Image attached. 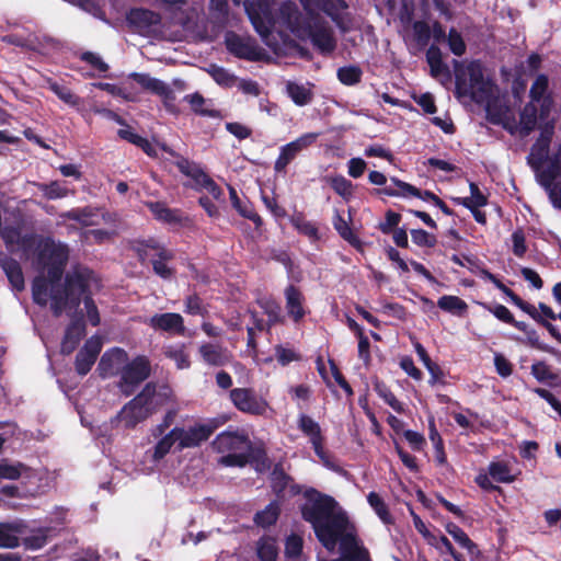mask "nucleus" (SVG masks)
Masks as SVG:
<instances>
[{
  "instance_id": "obj_1",
  "label": "nucleus",
  "mask_w": 561,
  "mask_h": 561,
  "mask_svg": "<svg viewBox=\"0 0 561 561\" xmlns=\"http://www.w3.org/2000/svg\"><path fill=\"white\" fill-rule=\"evenodd\" d=\"M304 499L305 503L299 507L301 518L312 526L324 548L333 549L348 525L345 512H335L339 507L336 500L314 488L306 489Z\"/></svg>"
},
{
  "instance_id": "obj_2",
  "label": "nucleus",
  "mask_w": 561,
  "mask_h": 561,
  "mask_svg": "<svg viewBox=\"0 0 561 561\" xmlns=\"http://www.w3.org/2000/svg\"><path fill=\"white\" fill-rule=\"evenodd\" d=\"M280 23L301 41L310 39L313 47L322 55L330 56L336 49V38L329 22L314 10L304 14L293 1L279 5Z\"/></svg>"
},
{
  "instance_id": "obj_3",
  "label": "nucleus",
  "mask_w": 561,
  "mask_h": 561,
  "mask_svg": "<svg viewBox=\"0 0 561 561\" xmlns=\"http://www.w3.org/2000/svg\"><path fill=\"white\" fill-rule=\"evenodd\" d=\"M495 83L484 77L483 66L479 60H472L467 66L456 64L455 95L458 99L469 98L477 104L486 103V113L493 124L500 123V115L493 112L490 104L494 96Z\"/></svg>"
},
{
  "instance_id": "obj_4",
  "label": "nucleus",
  "mask_w": 561,
  "mask_h": 561,
  "mask_svg": "<svg viewBox=\"0 0 561 561\" xmlns=\"http://www.w3.org/2000/svg\"><path fill=\"white\" fill-rule=\"evenodd\" d=\"M174 401L173 390L169 385L158 388L156 382L150 381L137 396L124 404L116 419L123 423L125 428L133 430L162 407Z\"/></svg>"
},
{
  "instance_id": "obj_5",
  "label": "nucleus",
  "mask_w": 561,
  "mask_h": 561,
  "mask_svg": "<svg viewBox=\"0 0 561 561\" xmlns=\"http://www.w3.org/2000/svg\"><path fill=\"white\" fill-rule=\"evenodd\" d=\"M211 447L218 454H222L218 460L219 465L243 468L249 463L252 443L243 432L225 431L215 437Z\"/></svg>"
},
{
  "instance_id": "obj_6",
  "label": "nucleus",
  "mask_w": 561,
  "mask_h": 561,
  "mask_svg": "<svg viewBox=\"0 0 561 561\" xmlns=\"http://www.w3.org/2000/svg\"><path fill=\"white\" fill-rule=\"evenodd\" d=\"M275 0H256L254 2L245 1L244 9L255 32L267 39L275 27L285 26L280 23L279 8L275 11Z\"/></svg>"
},
{
  "instance_id": "obj_7",
  "label": "nucleus",
  "mask_w": 561,
  "mask_h": 561,
  "mask_svg": "<svg viewBox=\"0 0 561 561\" xmlns=\"http://www.w3.org/2000/svg\"><path fill=\"white\" fill-rule=\"evenodd\" d=\"M69 259L68 248L62 244H56L48 239L41 247L37 253V261L47 266V277L51 289H58L62 278L65 267Z\"/></svg>"
},
{
  "instance_id": "obj_8",
  "label": "nucleus",
  "mask_w": 561,
  "mask_h": 561,
  "mask_svg": "<svg viewBox=\"0 0 561 561\" xmlns=\"http://www.w3.org/2000/svg\"><path fill=\"white\" fill-rule=\"evenodd\" d=\"M93 272L81 265L75 266L65 276L64 287L60 288L70 299V308L78 309L87 295H92L90 283Z\"/></svg>"
},
{
  "instance_id": "obj_9",
  "label": "nucleus",
  "mask_w": 561,
  "mask_h": 561,
  "mask_svg": "<svg viewBox=\"0 0 561 561\" xmlns=\"http://www.w3.org/2000/svg\"><path fill=\"white\" fill-rule=\"evenodd\" d=\"M151 375V364L147 356L137 355L126 362L121 371L118 388L125 397L131 396L136 388Z\"/></svg>"
},
{
  "instance_id": "obj_10",
  "label": "nucleus",
  "mask_w": 561,
  "mask_h": 561,
  "mask_svg": "<svg viewBox=\"0 0 561 561\" xmlns=\"http://www.w3.org/2000/svg\"><path fill=\"white\" fill-rule=\"evenodd\" d=\"M229 400L239 412L251 416H263L270 408L267 400L250 387L230 389Z\"/></svg>"
},
{
  "instance_id": "obj_11",
  "label": "nucleus",
  "mask_w": 561,
  "mask_h": 561,
  "mask_svg": "<svg viewBox=\"0 0 561 561\" xmlns=\"http://www.w3.org/2000/svg\"><path fill=\"white\" fill-rule=\"evenodd\" d=\"M218 425L219 423L216 420H210L207 423H199L194 426H190L187 430L180 427V432H178L179 443L176 445V449L182 451L186 448L201 446L202 443L209 439Z\"/></svg>"
},
{
  "instance_id": "obj_12",
  "label": "nucleus",
  "mask_w": 561,
  "mask_h": 561,
  "mask_svg": "<svg viewBox=\"0 0 561 561\" xmlns=\"http://www.w3.org/2000/svg\"><path fill=\"white\" fill-rule=\"evenodd\" d=\"M225 45L227 50L239 59L249 61L261 60V49L254 38L243 37L232 31L227 32L225 36Z\"/></svg>"
},
{
  "instance_id": "obj_13",
  "label": "nucleus",
  "mask_w": 561,
  "mask_h": 561,
  "mask_svg": "<svg viewBox=\"0 0 561 561\" xmlns=\"http://www.w3.org/2000/svg\"><path fill=\"white\" fill-rule=\"evenodd\" d=\"M316 138L317 134H305L297 139L282 146L279 149V154L274 163V171L278 174H286L288 164L291 163L304 149L311 146Z\"/></svg>"
},
{
  "instance_id": "obj_14",
  "label": "nucleus",
  "mask_w": 561,
  "mask_h": 561,
  "mask_svg": "<svg viewBox=\"0 0 561 561\" xmlns=\"http://www.w3.org/2000/svg\"><path fill=\"white\" fill-rule=\"evenodd\" d=\"M554 134V124L546 123L540 131L539 137L530 149L527 162L535 172H538L549 158V148Z\"/></svg>"
},
{
  "instance_id": "obj_15",
  "label": "nucleus",
  "mask_w": 561,
  "mask_h": 561,
  "mask_svg": "<svg viewBox=\"0 0 561 561\" xmlns=\"http://www.w3.org/2000/svg\"><path fill=\"white\" fill-rule=\"evenodd\" d=\"M270 486L275 500L283 501L285 499V491L288 489L290 496L299 495L302 491L301 485L295 483L294 478L285 472L282 462L273 466L270 474Z\"/></svg>"
},
{
  "instance_id": "obj_16",
  "label": "nucleus",
  "mask_w": 561,
  "mask_h": 561,
  "mask_svg": "<svg viewBox=\"0 0 561 561\" xmlns=\"http://www.w3.org/2000/svg\"><path fill=\"white\" fill-rule=\"evenodd\" d=\"M298 428L305 436L309 438V442L314 450V454L324 462L329 461V455L324 449V437L322 435L321 427L311 416L301 413L297 421Z\"/></svg>"
},
{
  "instance_id": "obj_17",
  "label": "nucleus",
  "mask_w": 561,
  "mask_h": 561,
  "mask_svg": "<svg viewBox=\"0 0 561 561\" xmlns=\"http://www.w3.org/2000/svg\"><path fill=\"white\" fill-rule=\"evenodd\" d=\"M145 205L158 221L178 227H188L192 222L181 209L170 208L164 202H146Z\"/></svg>"
},
{
  "instance_id": "obj_18",
  "label": "nucleus",
  "mask_w": 561,
  "mask_h": 561,
  "mask_svg": "<svg viewBox=\"0 0 561 561\" xmlns=\"http://www.w3.org/2000/svg\"><path fill=\"white\" fill-rule=\"evenodd\" d=\"M128 360V354L125 350L113 347L106 351L98 364V373L101 378L121 376L124 364Z\"/></svg>"
},
{
  "instance_id": "obj_19",
  "label": "nucleus",
  "mask_w": 561,
  "mask_h": 561,
  "mask_svg": "<svg viewBox=\"0 0 561 561\" xmlns=\"http://www.w3.org/2000/svg\"><path fill=\"white\" fill-rule=\"evenodd\" d=\"M102 350V342L98 337H90L76 355L75 369L79 376H85L95 364Z\"/></svg>"
},
{
  "instance_id": "obj_20",
  "label": "nucleus",
  "mask_w": 561,
  "mask_h": 561,
  "mask_svg": "<svg viewBox=\"0 0 561 561\" xmlns=\"http://www.w3.org/2000/svg\"><path fill=\"white\" fill-rule=\"evenodd\" d=\"M85 322L83 313L80 311L68 324L62 342L61 351L64 354L72 353L79 345L80 341L85 336Z\"/></svg>"
},
{
  "instance_id": "obj_21",
  "label": "nucleus",
  "mask_w": 561,
  "mask_h": 561,
  "mask_svg": "<svg viewBox=\"0 0 561 561\" xmlns=\"http://www.w3.org/2000/svg\"><path fill=\"white\" fill-rule=\"evenodd\" d=\"M128 24L139 33L148 32L152 26L161 23V15L144 8L130 9L126 15Z\"/></svg>"
},
{
  "instance_id": "obj_22",
  "label": "nucleus",
  "mask_w": 561,
  "mask_h": 561,
  "mask_svg": "<svg viewBox=\"0 0 561 561\" xmlns=\"http://www.w3.org/2000/svg\"><path fill=\"white\" fill-rule=\"evenodd\" d=\"M284 296L286 300L285 308L288 317L295 323H299L306 316L304 294L298 287L290 284L285 288Z\"/></svg>"
},
{
  "instance_id": "obj_23",
  "label": "nucleus",
  "mask_w": 561,
  "mask_h": 561,
  "mask_svg": "<svg viewBox=\"0 0 561 561\" xmlns=\"http://www.w3.org/2000/svg\"><path fill=\"white\" fill-rule=\"evenodd\" d=\"M150 325L163 332L184 335L185 325L183 317L175 312L157 313L150 318Z\"/></svg>"
},
{
  "instance_id": "obj_24",
  "label": "nucleus",
  "mask_w": 561,
  "mask_h": 561,
  "mask_svg": "<svg viewBox=\"0 0 561 561\" xmlns=\"http://www.w3.org/2000/svg\"><path fill=\"white\" fill-rule=\"evenodd\" d=\"M549 164L546 169H540L537 174V181L546 191H553V183L561 176V144L556 152L548 158Z\"/></svg>"
},
{
  "instance_id": "obj_25",
  "label": "nucleus",
  "mask_w": 561,
  "mask_h": 561,
  "mask_svg": "<svg viewBox=\"0 0 561 561\" xmlns=\"http://www.w3.org/2000/svg\"><path fill=\"white\" fill-rule=\"evenodd\" d=\"M0 267L4 272L13 290L20 293L25 288V280L21 264L10 255L0 252Z\"/></svg>"
},
{
  "instance_id": "obj_26",
  "label": "nucleus",
  "mask_w": 561,
  "mask_h": 561,
  "mask_svg": "<svg viewBox=\"0 0 561 561\" xmlns=\"http://www.w3.org/2000/svg\"><path fill=\"white\" fill-rule=\"evenodd\" d=\"M282 512V501L273 500L263 510L257 511L253 516V522L261 528H268L275 525Z\"/></svg>"
},
{
  "instance_id": "obj_27",
  "label": "nucleus",
  "mask_w": 561,
  "mask_h": 561,
  "mask_svg": "<svg viewBox=\"0 0 561 561\" xmlns=\"http://www.w3.org/2000/svg\"><path fill=\"white\" fill-rule=\"evenodd\" d=\"M203 360L210 366H224L229 362L227 352L218 344L205 343L199 346Z\"/></svg>"
},
{
  "instance_id": "obj_28",
  "label": "nucleus",
  "mask_w": 561,
  "mask_h": 561,
  "mask_svg": "<svg viewBox=\"0 0 561 561\" xmlns=\"http://www.w3.org/2000/svg\"><path fill=\"white\" fill-rule=\"evenodd\" d=\"M530 373L540 383H546L550 387H556L561 383L559 374L553 371L551 366L545 360L535 362L530 367Z\"/></svg>"
},
{
  "instance_id": "obj_29",
  "label": "nucleus",
  "mask_w": 561,
  "mask_h": 561,
  "mask_svg": "<svg viewBox=\"0 0 561 561\" xmlns=\"http://www.w3.org/2000/svg\"><path fill=\"white\" fill-rule=\"evenodd\" d=\"M173 259L174 253L171 250L160 249L151 260L154 274L163 279H171L175 274V270L168 266L167 262L172 261Z\"/></svg>"
},
{
  "instance_id": "obj_30",
  "label": "nucleus",
  "mask_w": 561,
  "mask_h": 561,
  "mask_svg": "<svg viewBox=\"0 0 561 561\" xmlns=\"http://www.w3.org/2000/svg\"><path fill=\"white\" fill-rule=\"evenodd\" d=\"M175 165L182 174L193 181V184H185L186 187L197 186L207 174L198 163L185 157H179Z\"/></svg>"
},
{
  "instance_id": "obj_31",
  "label": "nucleus",
  "mask_w": 561,
  "mask_h": 561,
  "mask_svg": "<svg viewBox=\"0 0 561 561\" xmlns=\"http://www.w3.org/2000/svg\"><path fill=\"white\" fill-rule=\"evenodd\" d=\"M333 227L340 234V237L347 241L353 248L360 250L363 248L362 240L353 231L350 224L343 218V216L336 210L333 217Z\"/></svg>"
},
{
  "instance_id": "obj_32",
  "label": "nucleus",
  "mask_w": 561,
  "mask_h": 561,
  "mask_svg": "<svg viewBox=\"0 0 561 561\" xmlns=\"http://www.w3.org/2000/svg\"><path fill=\"white\" fill-rule=\"evenodd\" d=\"M178 432H180V427L175 426L157 442V444L153 447V461L157 462L162 460L170 453L174 444L179 443Z\"/></svg>"
},
{
  "instance_id": "obj_33",
  "label": "nucleus",
  "mask_w": 561,
  "mask_h": 561,
  "mask_svg": "<svg viewBox=\"0 0 561 561\" xmlns=\"http://www.w3.org/2000/svg\"><path fill=\"white\" fill-rule=\"evenodd\" d=\"M437 307L445 312L457 317H465L468 312L467 302L458 296L444 295L437 300Z\"/></svg>"
},
{
  "instance_id": "obj_34",
  "label": "nucleus",
  "mask_w": 561,
  "mask_h": 561,
  "mask_svg": "<svg viewBox=\"0 0 561 561\" xmlns=\"http://www.w3.org/2000/svg\"><path fill=\"white\" fill-rule=\"evenodd\" d=\"M48 89L57 95L59 100L71 107H79L82 103V100L79 95L72 92L68 87L54 81L53 79H47Z\"/></svg>"
},
{
  "instance_id": "obj_35",
  "label": "nucleus",
  "mask_w": 561,
  "mask_h": 561,
  "mask_svg": "<svg viewBox=\"0 0 561 561\" xmlns=\"http://www.w3.org/2000/svg\"><path fill=\"white\" fill-rule=\"evenodd\" d=\"M485 310H488L490 313H492L497 320L511 324L516 329H524L525 322L524 321H517L513 313L510 311L507 307L501 304L496 305H489L486 302L480 304Z\"/></svg>"
},
{
  "instance_id": "obj_36",
  "label": "nucleus",
  "mask_w": 561,
  "mask_h": 561,
  "mask_svg": "<svg viewBox=\"0 0 561 561\" xmlns=\"http://www.w3.org/2000/svg\"><path fill=\"white\" fill-rule=\"evenodd\" d=\"M426 61L433 77L449 73L448 66L443 61L442 50L436 44H432L426 50Z\"/></svg>"
},
{
  "instance_id": "obj_37",
  "label": "nucleus",
  "mask_w": 561,
  "mask_h": 561,
  "mask_svg": "<svg viewBox=\"0 0 561 561\" xmlns=\"http://www.w3.org/2000/svg\"><path fill=\"white\" fill-rule=\"evenodd\" d=\"M538 108L534 102L527 103L519 113L520 133L528 136L537 125Z\"/></svg>"
},
{
  "instance_id": "obj_38",
  "label": "nucleus",
  "mask_w": 561,
  "mask_h": 561,
  "mask_svg": "<svg viewBox=\"0 0 561 561\" xmlns=\"http://www.w3.org/2000/svg\"><path fill=\"white\" fill-rule=\"evenodd\" d=\"M428 437L434 445L435 461L438 466L447 465V456L445 453L444 440L436 428L434 417L428 420Z\"/></svg>"
},
{
  "instance_id": "obj_39",
  "label": "nucleus",
  "mask_w": 561,
  "mask_h": 561,
  "mask_svg": "<svg viewBox=\"0 0 561 561\" xmlns=\"http://www.w3.org/2000/svg\"><path fill=\"white\" fill-rule=\"evenodd\" d=\"M256 556L260 561H276L278 557L276 540L270 536L261 537L256 542Z\"/></svg>"
},
{
  "instance_id": "obj_40",
  "label": "nucleus",
  "mask_w": 561,
  "mask_h": 561,
  "mask_svg": "<svg viewBox=\"0 0 561 561\" xmlns=\"http://www.w3.org/2000/svg\"><path fill=\"white\" fill-rule=\"evenodd\" d=\"M290 222L300 234H304L313 241H318L320 239L318 227L316 224L308 221L302 213L293 215Z\"/></svg>"
},
{
  "instance_id": "obj_41",
  "label": "nucleus",
  "mask_w": 561,
  "mask_h": 561,
  "mask_svg": "<svg viewBox=\"0 0 561 561\" xmlns=\"http://www.w3.org/2000/svg\"><path fill=\"white\" fill-rule=\"evenodd\" d=\"M131 78L145 90L150 91L151 93L161 96L167 92L168 84L157 78H151L146 73H133Z\"/></svg>"
},
{
  "instance_id": "obj_42",
  "label": "nucleus",
  "mask_w": 561,
  "mask_h": 561,
  "mask_svg": "<svg viewBox=\"0 0 561 561\" xmlns=\"http://www.w3.org/2000/svg\"><path fill=\"white\" fill-rule=\"evenodd\" d=\"M131 78L145 90L150 91L151 93L161 96L167 92L168 84L157 78H151L146 73H133Z\"/></svg>"
},
{
  "instance_id": "obj_43",
  "label": "nucleus",
  "mask_w": 561,
  "mask_h": 561,
  "mask_svg": "<svg viewBox=\"0 0 561 561\" xmlns=\"http://www.w3.org/2000/svg\"><path fill=\"white\" fill-rule=\"evenodd\" d=\"M374 390L397 413L404 412L403 403L397 399L391 389L383 381L376 379L374 381Z\"/></svg>"
},
{
  "instance_id": "obj_44",
  "label": "nucleus",
  "mask_w": 561,
  "mask_h": 561,
  "mask_svg": "<svg viewBox=\"0 0 561 561\" xmlns=\"http://www.w3.org/2000/svg\"><path fill=\"white\" fill-rule=\"evenodd\" d=\"M518 330L520 332L525 333V335H526V343L530 347L536 348V350L541 351V352L549 353V354L554 355V356H561V353L558 350H556L554 347L549 346V345L540 342L538 332L535 329L530 328L526 322H525V328L524 329H518Z\"/></svg>"
},
{
  "instance_id": "obj_45",
  "label": "nucleus",
  "mask_w": 561,
  "mask_h": 561,
  "mask_svg": "<svg viewBox=\"0 0 561 561\" xmlns=\"http://www.w3.org/2000/svg\"><path fill=\"white\" fill-rule=\"evenodd\" d=\"M18 527L11 523H0V548L13 549L19 547Z\"/></svg>"
},
{
  "instance_id": "obj_46",
  "label": "nucleus",
  "mask_w": 561,
  "mask_h": 561,
  "mask_svg": "<svg viewBox=\"0 0 561 561\" xmlns=\"http://www.w3.org/2000/svg\"><path fill=\"white\" fill-rule=\"evenodd\" d=\"M287 93L293 102L298 106L307 105L312 101L313 94L311 90L296 82H288L286 85Z\"/></svg>"
},
{
  "instance_id": "obj_47",
  "label": "nucleus",
  "mask_w": 561,
  "mask_h": 561,
  "mask_svg": "<svg viewBox=\"0 0 561 561\" xmlns=\"http://www.w3.org/2000/svg\"><path fill=\"white\" fill-rule=\"evenodd\" d=\"M367 501L382 523L387 525L393 524V517L389 512L388 505L378 493L370 492L367 495Z\"/></svg>"
},
{
  "instance_id": "obj_48",
  "label": "nucleus",
  "mask_w": 561,
  "mask_h": 561,
  "mask_svg": "<svg viewBox=\"0 0 561 561\" xmlns=\"http://www.w3.org/2000/svg\"><path fill=\"white\" fill-rule=\"evenodd\" d=\"M94 216H95V210L91 206H85L82 208H72V209L61 214V217L64 219L77 221L83 227L94 225V222L91 220V218Z\"/></svg>"
},
{
  "instance_id": "obj_49",
  "label": "nucleus",
  "mask_w": 561,
  "mask_h": 561,
  "mask_svg": "<svg viewBox=\"0 0 561 561\" xmlns=\"http://www.w3.org/2000/svg\"><path fill=\"white\" fill-rule=\"evenodd\" d=\"M336 77L342 84L352 87L362 81L363 70L356 65L344 66L337 69Z\"/></svg>"
},
{
  "instance_id": "obj_50",
  "label": "nucleus",
  "mask_w": 561,
  "mask_h": 561,
  "mask_svg": "<svg viewBox=\"0 0 561 561\" xmlns=\"http://www.w3.org/2000/svg\"><path fill=\"white\" fill-rule=\"evenodd\" d=\"M48 285L50 284L45 276L38 275L34 277L32 282V298L36 305L42 307L47 305Z\"/></svg>"
},
{
  "instance_id": "obj_51",
  "label": "nucleus",
  "mask_w": 561,
  "mask_h": 561,
  "mask_svg": "<svg viewBox=\"0 0 561 561\" xmlns=\"http://www.w3.org/2000/svg\"><path fill=\"white\" fill-rule=\"evenodd\" d=\"M331 188L344 201L348 202L353 196V183L343 175H334L328 179Z\"/></svg>"
},
{
  "instance_id": "obj_52",
  "label": "nucleus",
  "mask_w": 561,
  "mask_h": 561,
  "mask_svg": "<svg viewBox=\"0 0 561 561\" xmlns=\"http://www.w3.org/2000/svg\"><path fill=\"white\" fill-rule=\"evenodd\" d=\"M37 188L43 193L45 198L53 201L64 198L69 195L70 191L64 186L59 181H51L49 183H37Z\"/></svg>"
},
{
  "instance_id": "obj_53",
  "label": "nucleus",
  "mask_w": 561,
  "mask_h": 561,
  "mask_svg": "<svg viewBox=\"0 0 561 561\" xmlns=\"http://www.w3.org/2000/svg\"><path fill=\"white\" fill-rule=\"evenodd\" d=\"M391 181L394 183V185L400 190L397 191L390 186H386L381 190H378V193L385 194L387 196H407L411 195L414 197V195H419V188L410 183H407L404 181H401L397 178H392Z\"/></svg>"
},
{
  "instance_id": "obj_54",
  "label": "nucleus",
  "mask_w": 561,
  "mask_h": 561,
  "mask_svg": "<svg viewBox=\"0 0 561 561\" xmlns=\"http://www.w3.org/2000/svg\"><path fill=\"white\" fill-rule=\"evenodd\" d=\"M209 73L214 81L224 88H232L238 81V78L233 73L216 65L211 66Z\"/></svg>"
},
{
  "instance_id": "obj_55",
  "label": "nucleus",
  "mask_w": 561,
  "mask_h": 561,
  "mask_svg": "<svg viewBox=\"0 0 561 561\" xmlns=\"http://www.w3.org/2000/svg\"><path fill=\"white\" fill-rule=\"evenodd\" d=\"M489 474L493 480L500 483H510L514 481V477L511 474V469L505 462H491L489 466Z\"/></svg>"
},
{
  "instance_id": "obj_56",
  "label": "nucleus",
  "mask_w": 561,
  "mask_h": 561,
  "mask_svg": "<svg viewBox=\"0 0 561 561\" xmlns=\"http://www.w3.org/2000/svg\"><path fill=\"white\" fill-rule=\"evenodd\" d=\"M260 305L268 318V320H267L268 329L277 323L284 322V318L282 317V308L277 301H275L273 299H268V300H265L264 302H261Z\"/></svg>"
},
{
  "instance_id": "obj_57",
  "label": "nucleus",
  "mask_w": 561,
  "mask_h": 561,
  "mask_svg": "<svg viewBox=\"0 0 561 561\" xmlns=\"http://www.w3.org/2000/svg\"><path fill=\"white\" fill-rule=\"evenodd\" d=\"M249 463L253 465L254 469L262 473L271 468V460L266 455V451L262 448L253 449L249 451Z\"/></svg>"
},
{
  "instance_id": "obj_58",
  "label": "nucleus",
  "mask_w": 561,
  "mask_h": 561,
  "mask_svg": "<svg viewBox=\"0 0 561 561\" xmlns=\"http://www.w3.org/2000/svg\"><path fill=\"white\" fill-rule=\"evenodd\" d=\"M70 307V299L60 289H51L50 291V309L55 317L61 316L67 307Z\"/></svg>"
},
{
  "instance_id": "obj_59",
  "label": "nucleus",
  "mask_w": 561,
  "mask_h": 561,
  "mask_svg": "<svg viewBox=\"0 0 561 561\" xmlns=\"http://www.w3.org/2000/svg\"><path fill=\"white\" fill-rule=\"evenodd\" d=\"M22 462L9 463L7 459L0 460V480H18L25 469Z\"/></svg>"
},
{
  "instance_id": "obj_60",
  "label": "nucleus",
  "mask_w": 561,
  "mask_h": 561,
  "mask_svg": "<svg viewBox=\"0 0 561 561\" xmlns=\"http://www.w3.org/2000/svg\"><path fill=\"white\" fill-rule=\"evenodd\" d=\"M412 28L417 45L421 47L427 46L432 37L431 26L425 21H415Z\"/></svg>"
},
{
  "instance_id": "obj_61",
  "label": "nucleus",
  "mask_w": 561,
  "mask_h": 561,
  "mask_svg": "<svg viewBox=\"0 0 561 561\" xmlns=\"http://www.w3.org/2000/svg\"><path fill=\"white\" fill-rule=\"evenodd\" d=\"M304 548V540L297 534H291L285 541V554L288 559H297L301 556Z\"/></svg>"
},
{
  "instance_id": "obj_62",
  "label": "nucleus",
  "mask_w": 561,
  "mask_h": 561,
  "mask_svg": "<svg viewBox=\"0 0 561 561\" xmlns=\"http://www.w3.org/2000/svg\"><path fill=\"white\" fill-rule=\"evenodd\" d=\"M549 87V79L548 76L541 73L539 75L534 83L531 84L530 91H529V98L531 99V102H540L541 99L545 96V93L547 92Z\"/></svg>"
},
{
  "instance_id": "obj_63",
  "label": "nucleus",
  "mask_w": 561,
  "mask_h": 561,
  "mask_svg": "<svg viewBox=\"0 0 561 561\" xmlns=\"http://www.w3.org/2000/svg\"><path fill=\"white\" fill-rule=\"evenodd\" d=\"M447 43L450 51L455 56H462L466 53V43L461 36V34L454 27H451L448 32Z\"/></svg>"
},
{
  "instance_id": "obj_64",
  "label": "nucleus",
  "mask_w": 561,
  "mask_h": 561,
  "mask_svg": "<svg viewBox=\"0 0 561 561\" xmlns=\"http://www.w3.org/2000/svg\"><path fill=\"white\" fill-rule=\"evenodd\" d=\"M411 238L413 243H415L419 247L434 248L437 242L435 236L430 234L424 229H412Z\"/></svg>"
}]
</instances>
